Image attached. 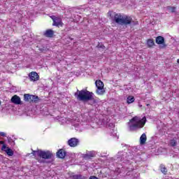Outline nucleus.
I'll use <instances>...</instances> for the list:
<instances>
[{"label": "nucleus", "instance_id": "f03ea898", "mask_svg": "<svg viewBox=\"0 0 179 179\" xmlns=\"http://www.w3.org/2000/svg\"><path fill=\"white\" fill-rule=\"evenodd\" d=\"M145 124H146V117H144L141 118L135 116L129 120L127 125L129 131H136V129L143 128V127H145Z\"/></svg>", "mask_w": 179, "mask_h": 179}, {"label": "nucleus", "instance_id": "b1692460", "mask_svg": "<svg viewBox=\"0 0 179 179\" xmlns=\"http://www.w3.org/2000/svg\"><path fill=\"white\" fill-rule=\"evenodd\" d=\"M73 127H75L76 129L78 131V129H79V127H80V124L79 123H74Z\"/></svg>", "mask_w": 179, "mask_h": 179}, {"label": "nucleus", "instance_id": "39448f33", "mask_svg": "<svg viewBox=\"0 0 179 179\" xmlns=\"http://www.w3.org/2000/svg\"><path fill=\"white\" fill-rule=\"evenodd\" d=\"M38 156L39 157H42V159H44L45 160H50L52 159V152L50 151H43L40 150L38 152Z\"/></svg>", "mask_w": 179, "mask_h": 179}, {"label": "nucleus", "instance_id": "2f4dec72", "mask_svg": "<svg viewBox=\"0 0 179 179\" xmlns=\"http://www.w3.org/2000/svg\"><path fill=\"white\" fill-rule=\"evenodd\" d=\"M150 106V105L149 103H148V104H147V106Z\"/></svg>", "mask_w": 179, "mask_h": 179}, {"label": "nucleus", "instance_id": "c85d7f7f", "mask_svg": "<svg viewBox=\"0 0 179 179\" xmlns=\"http://www.w3.org/2000/svg\"><path fill=\"white\" fill-rule=\"evenodd\" d=\"M108 127H110V128H114V124L110 123V124H108Z\"/></svg>", "mask_w": 179, "mask_h": 179}, {"label": "nucleus", "instance_id": "cd10ccee", "mask_svg": "<svg viewBox=\"0 0 179 179\" xmlns=\"http://www.w3.org/2000/svg\"><path fill=\"white\" fill-rule=\"evenodd\" d=\"M89 179H99V178H97L94 176H90Z\"/></svg>", "mask_w": 179, "mask_h": 179}, {"label": "nucleus", "instance_id": "2eb2a0df", "mask_svg": "<svg viewBox=\"0 0 179 179\" xmlns=\"http://www.w3.org/2000/svg\"><path fill=\"white\" fill-rule=\"evenodd\" d=\"M146 140H147L146 134H143L140 137L141 145H145V143H146Z\"/></svg>", "mask_w": 179, "mask_h": 179}, {"label": "nucleus", "instance_id": "9d476101", "mask_svg": "<svg viewBox=\"0 0 179 179\" xmlns=\"http://www.w3.org/2000/svg\"><path fill=\"white\" fill-rule=\"evenodd\" d=\"M29 79L32 80V82H36V80H38V74L36 72H31L29 74Z\"/></svg>", "mask_w": 179, "mask_h": 179}, {"label": "nucleus", "instance_id": "dca6fc26", "mask_svg": "<svg viewBox=\"0 0 179 179\" xmlns=\"http://www.w3.org/2000/svg\"><path fill=\"white\" fill-rule=\"evenodd\" d=\"M157 44H163L164 43V38L163 36H158L156 38Z\"/></svg>", "mask_w": 179, "mask_h": 179}, {"label": "nucleus", "instance_id": "aec40b11", "mask_svg": "<svg viewBox=\"0 0 179 179\" xmlns=\"http://www.w3.org/2000/svg\"><path fill=\"white\" fill-rule=\"evenodd\" d=\"M147 44L148 45V47H153V45H155V42L153 41V40L149 39L147 41Z\"/></svg>", "mask_w": 179, "mask_h": 179}, {"label": "nucleus", "instance_id": "9b49d317", "mask_svg": "<svg viewBox=\"0 0 179 179\" xmlns=\"http://www.w3.org/2000/svg\"><path fill=\"white\" fill-rule=\"evenodd\" d=\"M65 156H66V152L64 151V149H60L57 152V157L59 159H64Z\"/></svg>", "mask_w": 179, "mask_h": 179}, {"label": "nucleus", "instance_id": "5701e85b", "mask_svg": "<svg viewBox=\"0 0 179 179\" xmlns=\"http://www.w3.org/2000/svg\"><path fill=\"white\" fill-rule=\"evenodd\" d=\"M171 146H176L177 145V141L176 140H171L170 141Z\"/></svg>", "mask_w": 179, "mask_h": 179}, {"label": "nucleus", "instance_id": "f8f14e48", "mask_svg": "<svg viewBox=\"0 0 179 179\" xmlns=\"http://www.w3.org/2000/svg\"><path fill=\"white\" fill-rule=\"evenodd\" d=\"M96 156V152L94 151H90L88 153L83 155V157L84 159H91V157H94Z\"/></svg>", "mask_w": 179, "mask_h": 179}, {"label": "nucleus", "instance_id": "393cba45", "mask_svg": "<svg viewBox=\"0 0 179 179\" xmlns=\"http://www.w3.org/2000/svg\"><path fill=\"white\" fill-rule=\"evenodd\" d=\"M73 179H82V176L80 175H74Z\"/></svg>", "mask_w": 179, "mask_h": 179}, {"label": "nucleus", "instance_id": "c756f323", "mask_svg": "<svg viewBox=\"0 0 179 179\" xmlns=\"http://www.w3.org/2000/svg\"><path fill=\"white\" fill-rule=\"evenodd\" d=\"M0 144L3 145H5V142L1 141H0Z\"/></svg>", "mask_w": 179, "mask_h": 179}, {"label": "nucleus", "instance_id": "6e6552de", "mask_svg": "<svg viewBox=\"0 0 179 179\" xmlns=\"http://www.w3.org/2000/svg\"><path fill=\"white\" fill-rule=\"evenodd\" d=\"M117 159L120 162H122V160H128V158H127V152L122 151L119 152L117 153Z\"/></svg>", "mask_w": 179, "mask_h": 179}, {"label": "nucleus", "instance_id": "6ab92c4d", "mask_svg": "<svg viewBox=\"0 0 179 179\" xmlns=\"http://www.w3.org/2000/svg\"><path fill=\"white\" fill-rule=\"evenodd\" d=\"M29 101H32V103H36V101H38V96L36 95H31Z\"/></svg>", "mask_w": 179, "mask_h": 179}, {"label": "nucleus", "instance_id": "4468645a", "mask_svg": "<svg viewBox=\"0 0 179 179\" xmlns=\"http://www.w3.org/2000/svg\"><path fill=\"white\" fill-rule=\"evenodd\" d=\"M44 36L45 37L51 38L54 36V31H52V29H48L44 32Z\"/></svg>", "mask_w": 179, "mask_h": 179}, {"label": "nucleus", "instance_id": "7c9ffc66", "mask_svg": "<svg viewBox=\"0 0 179 179\" xmlns=\"http://www.w3.org/2000/svg\"><path fill=\"white\" fill-rule=\"evenodd\" d=\"M177 62H178V64H179V59H178Z\"/></svg>", "mask_w": 179, "mask_h": 179}, {"label": "nucleus", "instance_id": "4be33fe9", "mask_svg": "<svg viewBox=\"0 0 179 179\" xmlns=\"http://www.w3.org/2000/svg\"><path fill=\"white\" fill-rule=\"evenodd\" d=\"M167 10H169V12H171L172 13H174V12H176V8L175 7H171V6H168L166 8Z\"/></svg>", "mask_w": 179, "mask_h": 179}, {"label": "nucleus", "instance_id": "473e14b6", "mask_svg": "<svg viewBox=\"0 0 179 179\" xmlns=\"http://www.w3.org/2000/svg\"><path fill=\"white\" fill-rule=\"evenodd\" d=\"M0 105H1V101H0Z\"/></svg>", "mask_w": 179, "mask_h": 179}, {"label": "nucleus", "instance_id": "f257e3e1", "mask_svg": "<svg viewBox=\"0 0 179 179\" xmlns=\"http://www.w3.org/2000/svg\"><path fill=\"white\" fill-rule=\"evenodd\" d=\"M113 22H115L117 24H120V26H128V24L135 26V24H138V22H134L132 21V17L128 15H122L121 13L115 14Z\"/></svg>", "mask_w": 179, "mask_h": 179}, {"label": "nucleus", "instance_id": "7ed1b4c3", "mask_svg": "<svg viewBox=\"0 0 179 179\" xmlns=\"http://www.w3.org/2000/svg\"><path fill=\"white\" fill-rule=\"evenodd\" d=\"M74 96L78 101H89V100H92L93 93L85 90L80 91L78 90Z\"/></svg>", "mask_w": 179, "mask_h": 179}, {"label": "nucleus", "instance_id": "1a4fd4ad", "mask_svg": "<svg viewBox=\"0 0 179 179\" xmlns=\"http://www.w3.org/2000/svg\"><path fill=\"white\" fill-rule=\"evenodd\" d=\"M11 103H13L14 104H22V101L20 100V97L17 95H14L11 98Z\"/></svg>", "mask_w": 179, "mask_h": 179}, {"label": "nucleus", "instance_id": "ddd939ff", "mask_svg": "<svg viewBox=\"0 0 179 179\" xmlns=\"http://www.w3.org/2000/svg\"><path fill=\"white\" fill-rule=\"evenodd\" d=\"M52 19L53 20V26H59L61 24V18L53 17Z\"/></svg>", "mask_w": 179, "mask_h": 179}, {"label": "nucleus", "instance_id": "20e7f679", "mask_svg": "<svg viewBox=\"0 0 179 179\" xmlns=\"http://www.w3.org/2000/svg\"><path fill=\"white\" fill-rule=\"evenodd\" d=\"M95 85L97 88L96 93L99 96H103V94L106 93V90H104V83L101 80H98L95 82Z\"/></svg>", "mask_w": 179, "mask_h": 179}, {"label": "nucleus", "instance_id": "a211bd4d", "mask_svg": "<svg viewBox=\"0 0 179 179\" xmlns=\"http://www.w3.org/2000/svg\"><path fill=\"white\" fill-rule=\"evenodd\" d=\"M159 169L160 171H162L163 174H167V168H166V166H164V164H161Z\"/></svg>", "mask_w": 179, "mask_h": 179}, {"label": "nucleus", "instance_id": "a878e982", "mask_svg": "<svg viewBox=\"0 0 179 179\" xmlns=\"http://www.w3.org/2000/svg\"><path fill=\"white\" fill-rule=\"evenodd\" d=\"M0 136H6V134L3 131L0 132Z\"/></svg>", "mask_w": 179, "mask_h": 179}, {"label": "nucleus", "instance_id": "412c9836", "mask_svg": "<svg viewBox=\"0 0 179 179\" xmlns=\"http://www.w3.org/2000/svg\"><path fill=\"white\" fill-rule=\"evenodd\" d=\"M31 96V95L29 94H25L24 95V99L25 101H30V97Z\"/></svg>", "mask_w": 179, "mask_h": 179}, {"label": "nucleus", "instance_id": "0eeeda50", "mask_svg": "<svg viewBox=\"0 0 179 179\" xmlns=\"http://www.w3.org/2000/svg\"><path fill=\"white\" fill-rule=\"evenodd\" d=\"M1 150L6 152L8 156H13V150H12V149L9 148L8 147H6V145H2Z\"/></svg>", "mask_w": 179, "mask_h": 179}, {"label": "nucleus", "instance_id": "423d86ee", "mask_svg": "<svg viewBox=\"0 0 179 179\" xmlns=\"http://www.w3.org/2000/svg\"><path fill=\"white\" fill-rule=\"evenodd\" d=\"M67 143L71 148H76V146L79 145V139L76 138H71L68 141Z\"/></svg>", "mask_w": 179, "mask_h": 179}, {"label": "nucleus", "instance_id": "f3484780", "mask_svg": "<svg viewBox=\"0 0 179 179\" xmlns=\"http://www.w3.org/2000/svg\"><path fill=\"white\" fill-rule=\"evenodd\" d=\"M135 101V97L134 96H129L127 99V104H131Z\"/></svg>", "mask_w": 179, "mask_h": 179}, {"label": "nucleus", "instance_id": "bb28decb", "mask_svg": "<svg viewBox=\"0 0 179 179\" xmlns=\"http://www.w3.org/2000/svg\"><path fill=\"white\" fill-rule=\"evenodd\" d=\"M38 152H40V150H32V155H36V153H37V155H38Z\"/></svg>", "mask_w": 179, "mask_h": 179}]
</instances>
